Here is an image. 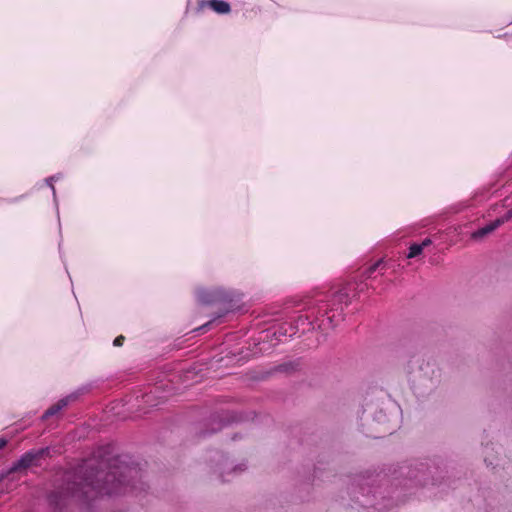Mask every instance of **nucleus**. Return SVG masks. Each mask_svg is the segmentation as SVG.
I'll list each match as a JSON object with an SVG mask.
<instances>
[{"label": "nucleus", "mask_w": 512, "mask_h": 512, "mask_svg": "<svg viewBox=\"0 0 512 512\" xmlns=\"http://www.w3.org/2000/svg\"><path fill=\"white\" fill-rule=\"evenodd\" d=\"M301 313L291 323H284L277 331L278 336L293 337L304 334L314 329L326 331L333 329L343 320L344 307L350 303L347 288L337 291L316 292L302 300Z\"/></svg>", "instance_id": "f257e3e1"}, {"label": "nucleus", "mask_w": 512, "mask_h": 512, "mask_svg": "<svg viewBox=\"0 0 512 512\" xmlns=\"http://www.w3.org/2000/svg\"><path fill=\"white\" fill-rule=\"evenodd\" d=\"M138 475L139 471L135 466L116 460L108 470H100L94 476L87 477L82 494L86 498H94L98 495L125 493Z\"/></svg>", "instance_id": "f03ea898"}, {"label": "nucleus", "mask_w": 512, "mask_h": 512, "mask_svg": "<svg viewBox=\"0 0 512 512\" xmlns=\"http://www.w3.org/2000/svg\"><path fill=\"white\" fill-rule=\"evenodd\" d=\"M196 298L201 304L220 306V312L216 316L193 330V332L200 333L208 331L213 322L224 317L227 313L238 310L242 301V294L223 288H201L196 291Z\"/></svg>", "instance_id": "7ed1b4c3"}, {"label": "nucleus", "mask_w": 512, "mask_h": 512, "mask_svg": "<svg viewBox=\"0 0 512 512\" xmlns=\"http://www.w3.org/2000/svg\"><path fill=\"white\" fill-rule=\"evenodd\" d=\"M247 465L245 462L234 463L228 459H222L214 467V474L223 482L231 481L235 476L245 471Z\"/></svg>", "instance_id": "20e7f679"}, {"label": "nucleus", "mask_w": 512, "mask_h": 512, "mask_svg": "<svg viewBox=\"0 0 512 512\" xmlns=\"http://www.w3.org/2000/svg\"><path fill=\"white\" fill-rule=\"evenodd\" d=\"M91 388H92V384H87V385L80 387L75 392L58 400L57 403L53 404L48 409H46L41 416H45V417L56 416L64 407H66L68 405L69 402L77 399L79 395L88 392Z\"/></svg>", "instance_id": "39448f33"}, {"label": "nucleus", "mask_w": 512, "mask_h": 512, "mask_svg": "<svg viewBox=\"0 0 512 512\" xmlns=\"http://www.w3.org/2000/svg\"><path fill=\"white\" fill-rule=\"evenodd\" d=\"M48 451L40 449L37 451H30L23 455V457L11 468L9 473L21 472L32 466L39 465V459L45 455Z\"/></svg>", "instance_id": "423d86ee"}, {"label": "nucleus", "mask_w": 512, "mask_h": 512, "mask_svg": "<svg viewBox=\"0 0 512 512\" xmlns=\"http://www.w3.org/2000/svg\"><path fill=\"white\" fill-rule=\"evenodd\" d=\"M206 7L218 14H227L231 10L230 4L224 0H200L196 7V13L200 14Z\"/></svg>", "instance_id": "0eeeda50"}, {"label": "nucleus", "mask_w": 512, "mask_h": 512, "mask_svg": "<svg viewBox=\"0 0 512 512\" xmlns=\"http://www.w3.org/2000/svg\"><path fill=\"white\" fill-rule=\"evenodd\" d=\"M511 218H512V208L510 210H508L504 216L497 218L494 221L490 222L489 224H486L485 226L474 231L472 233V238L480 239V238L488 235L489 233L493 232L500 225H502L504 222L508 221Z\"/></svg>", "instance_id": "6e6552de"}, {"label": "nucleus", "mask_w": 512, "mask_h": 512, "mask_svg": "<svg viewBox=\"0 0 512 512\" xmlns=\"http://www.w3.org/2000/svg\"><path fill=\"white\" fill-rule=\"evenodd\" d=\"M62 177L61 174H55V175H52L48 178L45 179V182L46 184L51 188L52 190V194H53V198H54V202L56 204V207L58 208V204H57V197H56V189H55V186H54V182L59 180L60 178Z\"/></svg>", "instance_id": "1a4fd4ad"}, {"label": "nucleus", "mask_w": 512, "mask_h": 512, "mask_svg": "<svg viewBox=\"0 0 512 512\" xmlns=\"http://www.w3.org/2000/svg\"><path fill=\"white\" fill-rule=\"evenodd\" d=\"M422 251H423L422 246H420L419 243H413L409 247V252L407 254V257L408 258H415L418 255H420L422 253Z\"/></svg>", "instance_id": "9d476101"}, {"label": "nucleus", "mask_w": 512, "mask_h": 512, "mask_svg": "<svg viewBox=\"0 0 512 512\" xmlns=\"http://www.w3.org/2000/svg\"><path fill=\"white\" fill-rule=\"evenodd\" d=\"M383 265V261L382 260H379L377 261L376 263H374L372 266H370L367 271H366V275L367 277H371V275L379 268Z\"/></svg>", "instance_id": "9b49d317"}, {"label": "nucleus", "mask_w": 512, "mask_h": 512, "mask_svg": "<svg viewBox=\"0 0 512 512\" xmlns=\"http://www.w3.org/2000/svg\"><path fill=\"white\" fill-rule=\"evenodd\" d=\"M292 369H294L293 362L285 363V364H282L279 366V371H282V372H289Z\"/></svg>", "instance_id": "f8f14e48"}, {"label": "nucleus", "mask_w": 512, "mask_h": 512, "mask_svg": "<svg viewBox=\"0 0 512 512\" xmlns=\"http://www.w3.org/2000/svg\"><path fill=\"white\" fill-rule=\"evenodd\" d=\"M124 336L120 335L118 337H116L113 341V345L116 346V347H119V346H122L123 345V342H124Z\"/></svg>", "instance_id": "ddd939ff"}, {"label": "nucleus", "mask_w": 512, "mask_h": 512, "mask_svg": "<svg viewBox=\"0 0 512 512\" xmlns=\"http://www.w3.org/2000/svg\"><path fill=\"white\" fill-rule=\"evenodd\" d=\"M155 392H156V390H155V391H152V390H151L149 393H146V394L143 396L144 402H145V403H149V402H150V400H151V398L153 397V395H154V393H155Z\"/></svg>", "instance_id": "4468645a"}, {"label": "nucleus", "mask_w": 512, "mask_h": 512, "mask_svg": "<svg viewBox=\"0 0 512 512\" xmlns=\"http://www.w3.org/2000/svg\"><path fill=\"white\" fill-rule=\"evenodd\" d=\"M432 243L431 239L430 238H425L420 244V246H422V249H424L425 247L429 246L430 244Z\"/></svg>", "instance_id": "2eb2a0df"}, {"label": "nucleus", "mask_w": 512, "mask_h": 512, "mask_svg": "<svg viewBox=\"0 0 512 512\" xmlns=\"http://www.w3.org/2000/svg\"><path fill=\"white\" fill-rule=\"evenodd\" d=\"M4 481V478L0 479V493H4L8 490V488H4L2 485V482Z\"/></svg>", "instance_id": "dca6fc26"}, {"label": "nucleus", "mask_w": 512, "mask_h": 512, "mask_svg": "<svg viewBox=\"0 0 512 512\" xmlns=\"http://www.w3.org/2000/svg\"><path fill=\"white\" fill-rule=\"evenodd\" d=\"M7 443V440L5 438H0V449H2Z\"/></svg>", "instance_id": "f3484780"}, {"label": "nucleus", "mask_w": 512, "mask_h": 512, "mask_svg": "<svg viewBox=\"0 0 512 512\" xmlns=\"http://www.w3.org/2000/svg\"><path fill=\"white\" fill-rule=\"evenodd\" d=\"M122 413H124V412L123 411L113 412L112 416H120Z\"/></svg>", "instance_id": "a211bd4d"}, {"label": "nucleus", "mask_w": 512, "mask_h": 512, "mask_svg": "<svg viewBox=\"0 0 512 512\" xmlns=\"http://www.w3.org/2000/svg\"><path fill=\"white\" fill-rule=\"evenodd\" d=\"M224 416L232 417V416H237V415H236V414H234V413H226Z\"/></svg>", "instance_id": "6ab92c4d"}, {"label": "nucleus", "mask_w": 512, "mask_h": 512, "mask_svg": "<svg viewBox=\"0 0 512 512\" xmlns=\"http://www.w3.org/2000/svg\"><path fill=\"white\" fill-rule=\"evenodd\" d=\"M119 403L117 402L114 406H112L111 411L115 409L116 406H118Z\"/></svg>", "instance_id": "aec40b11"}]
</instances>
